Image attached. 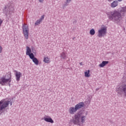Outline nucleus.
I'll list each match as a JSON object with an SVG mask.
<instances>
[{"instance_id": "nucleus-1", "label": "nucleus", "mask_w": 126, "mask_h": 126, "mask_svg": "<svg viewBox=\"0 0 126 126\" xmlns=\"http://www.w3.org/2000/svg\"><path fill=\"white\" fill-rule=\"evenodd\" d=\"M88 115V112L85 110H80L77 113L71 120V123L76 125L77 126H81L85 123L86 116Z\"/></svg>"}, {"instance_id": "nucleus-2", "label": "nucleus", "mask_w": 126, "mask_h": 126, "mask_svg": "<svg viewBox=\"0 0 126 126\" xmlns=\"http://www.w3.org/2000/svg\"><path fill=\"white\" fill-rule=\"evenodd\" d=\"M9 103L10 104V106H12V102H10V101H4L2 100L0 101V115H1V114L4 112L5 108L8 107Z\"/></svg>"}, {"instance_id": "nucleus-3", "label": "nucleus", "mask_w": 126, "mask_h": 126, "mask_svg": "<svg viewBox=\"0 0 126 126\" xmlns=\"http://www.w3.org/2000/svg\"><path fill=\"white\" fill-rule=\"evenodd\" d=\"M10 82H11V74H8L0 79V84L2 86H4L6 83H10Z\"/></svg>"}, {"instance_id": "nucleus-4", "label": "nucleus", "mask_w": 126, "mask_h": 126, "mask_svg": "<svg viewBox=\"0 0 126 126\" xmlns=\"http://www.w3.org/2000/svg\"><path fill=\"white\" fill-rule=\"evenodd\" d=\"M22 28L23 29V33L25 38L28 40L29 36V29L28 28V25L26 24H24L22 25Z\"/></svg>"}, {"instance_id": "nucleus-5", "label": "nucleus", "mask_w": 126, "mask_h": 126, "mask_svg": "<svg viewBox=\"0 0 126 126\" xmlns=\"http://www.w3.org/2000/svg\"><path fill=\"white\" fill-rule=\"evenodd\" d=\"M107 34V28H103L98 30L97 36L99 38H102V37H104Z\"/></svg>"}, {"instance_id": "nucleus-6", "label": "nucleus", "mask_w": 126, "mask_h": 126, "mask_svg": "<svg viewBox=\"0 0 126 126\" xmlns=\"http://www.w3.org/2000/svg\"><path fill=\"white\" fill-rule=\"evenodd\" d=\"M26 55L29 56L30 58L34 55L33 53H31V49H30L29 46H26Z\"/></svg>"}, {"instance_id": "nucleus-7", "label": "nucleus", "mask_w": 126, "mask_h": 126, "mask_svg": "<svg viewBox=\"0 0 126 126\" xmlns=\"http://www.w3.org/2000/svg\"><path fill=\"white\" fill-rule=\"evenodd\" d=\"M84 107V102H79V103L77 104L75 106V107L76 108L77 111H78V110L80 109H82Z\"/></svg>"}, {"instance_id": "nucleus-8", "label": "nucleus", "mask_w": 126, "mask_h": 126, "mask_svg": "<svg viewBox=\"0 0 126 126\" xmlns=\"http://www.w3.org/2000/svg\"><path fill=\"white\" fill-rule=\"evenodd\" d=\"M14 72L15 73V76H16V79L17 81H19L20 80V77L22 76V74H21V72H18L17 70H15Z\"/></svg>"}, {"instance_id": "nucleus-9", "label": "nucleus", "mask_w": 126, "mask_h": 126, "mask_svg": "<svg viewBox=\"0 0 126 126\" xmlns=\"http://www.w3.org/2000/svg\"><path fill=\"white\" fill-rule=\"evenodd\" d=\"M30 58L31 60H32V62L34 63V64H36V65H38L39 64V61L36 57H35L34 55L30 57Z\"/></svg>"}, {"instance_id": "nucleus-10", "label": "nucleus", "mask_w": 126, "mask_h": 126, "mask_svg": "<svg viewBox=\"0 0 126 126\" xmlns=\"http://www.w3.org/2000/svg\"><path fill=\"white\" fill-rule=\"evenodd\" d=\"M44 18H45V15H43L42 16H41V18L35 22V26H37V25H39V24H41L43 20H44Z\"/></svg>"}, {"instance_id": "nucleus-11", "label": "nucleus", "mask_w": 126, "mask_h": 126, "mask_svg": "<svg viewBox=\"0 0 126 126\" xmlns=\"http://www.w3.org/2000/svg\"><path fill=\"white\" fill-rule=\"evenodd\" d=\"M44 120L47 123H50L51 124H54V120L49 116H47L46 117H44Z\"/></svg>"}, {"instance_id": "nucleus-12", "label": "nucleus", "mask_w": 126, "mask_h": 126, "mask_svg": "<svg viewBox=\"0 0 126 126\" xmlns=\"http://www.w3.org/2000/svg\"><path fill=\"white\" fill-rule=\"evenodd\" d=\"M77 111V110L76 109L75 107H71L68 110L69 114H70L71 115H73V114H74V113H76Z\"/></svg>"}, {"instance_id": "nucleus-13", "label": "nucleus", "mask_w": 126, "mask_h": 126, "mask_svg": "<svg viewBox=\"0 0 126 126\" xmlns=\"http://www.w3.org/2000/svg\"><path fill=\"white\" fill-rule=\"evenodd\" d=\"M3 12L7 16V15L10 14V11H9V9L8 7L5 6L3 9Z\"/></svg>"}, {"instance_id": "nucleus-14", "label": "nucleus", "mask_w": 126, "mask_h": 126, "mask_svg": "<svg viewBox=\"0 0 126 126\" xmlns=\"http://www.w3.org/2000/svg\"><path fill=\"white\" fill-rule=\"evenodd\" d=\"M109 63V61H102V62L99 64V67H104L106 64H108Z\"/></svg>"}, {"instance_id": "nucleus-15", "label": "nucleus", "mask_w": 126, "mask_h": 126, "mask_svg": "<svg viewBox=\"0 0 126 126\" xmlns=\"http://www.w3.org/2000/svg\"><path fill=\"white\" fill-rule=\"evenodd\" d=\"M118 2H119L117 0H114L112 3H111V7H112V8H114L116 6H118Z\"/></svg>"}, {"instance_id": "nucleus-16", "label": "nucleus", "mask_w": 126, "mask_h": 126, "mask_svg": "<svg viewBox=\"0 0 126 126\" xmlns=\"http://www.w3.org/2000/svg\"><path fill=\"white\" fill-rule=\"evenodd\" d=\"M61 60H65L66 59V54L65 52H63L61 54Z\"/></svg>"}, {"instance_id": "nucleus-17", "label": "nucleus", "mask_w": 126, "mask_h": 126, "mask_svg": "<svg viewBox=\"0 0 126 126\" xmlns=\"http://www.w3.org/2000/svg\"><path fill=\"white\" fill-rule=\"evenodd\" d=\"M43 62L45 63H50V58H48V57H44Z\"/></svg>"}, {"instance_id": "nucleus-18", "label": "nucleus", "mask_w": 126, "mask_h": 126, "mask_svg": "<svg viewBox=\"0 0 126 126\" xmlns=\"http://www.w3.org/2000/svg\"><path fill=\"white\" fill-rule=\"evenodd\" d=\"M90 70H88V71L85 72V77H90Z\"/></svg>"}, {"instance_id": "nucleus-19", "label": "nucleus", "mask_w": 126, "mask_h": 126, "mask_svg": "<svg viewBox=\"0 0 126 126\" xmlns=\"http://www.w3.org/2000/svg\"><path fill=\"white\" fill-rule=\"evenodd\" d=\"M8 8L9 11H10V14H11V13L14 11V8L12 6H9Z\"/></svg>"}, {"instance_id": "nucleus-20", "label": "nucleus", "mask_w": 126, "mask_h": 126, "mask_svg": "<svg viewBox=\"0 0 126 126\" xmlns=\"http://www.w3.org/2000/svg\"><path fill=\"white\" fill-rule=\"evenodd\" d=\"M90 34L93 36V35H95V30L94 29H91L90 31Z\"/></svg>"}, {"instance_id": "nucleus-21", "label": "nucleus", "mask_w": 126, "mask_h": 126, "mask_svg": "<svg viewBox=\"0 0 126 126\" xmlns=\"http://www.w3.org/2000/svg\"><path fill=\"white\" fill-rule=\"evenodd\" d=\"M63 5H64V6H67V5H68V2L67 1L64 2Z\"/></svg>"}, {"instance_id": "nucleus-22", "label": "nucleus", "mask_w": 126, "mask_h": 126, "mask_svg": "<svg viewBox=\"0 0 126 126\" xmlns=\"http://www.w3.org/2000/svg\"><path fill=\"white\" fill-rule=\"evenodd\" d=\"M77 22V21H76V20H74L73 21V24H74V25H76Z\"/></svg>"}, {"instance_id": "nucleus-23", "label": "nucleus", "mask_w": 126, "mask_h": 126, "mask_svg": "<svg viewBox=\"0 0 126 126\" xmlns=\"http://www.w3.org/2000/svg\"><path fill=\"white\" fill-rule=\"evenodd\" d=\"M3 21L0 18V27L1 26V24H2Z\"/></svg>"}, {"instance_id": "nucleus-24", "label": "nucleus", "mask_w": 126, "mask_h": 126, "mask_svg": "<svg viewBox=\"0 0 126 126\" xmlns=\"http://www.w3.org/2000/svg\"><path fill=\"white\" fill-rule=\"evenodd\" d=\"M1 52H2V47L1 46H0V53H1Z\"/></svg>"}, {"instance_id": "nucleus-25", "label": "nucleus", "mask_w": 126, "mask_h": 126, "mask_svg": "<svg viewBox=\"0 0 126 126\" xmlns=\"http://www.w3.org/2000/svg\"><path fill=\"white\" fill-rule=\"evenodd\" d=\"M39 2H41L42 3V2H44V0H38Z\"/></svg>"}, {"instance_id": "nucleus-26", "label": "nucleus", "mask_w": 126, "mask_h": 126, "mask_svg": "<svg viewBox=\"0 0 126 126\" xmlns=\"http://www.w3.org/2000/svg\"><path fill=\"white\" fill-rule=\"evenodd\" d=\"M66 1H67V2H68V3H69V2H70V1H71V0H66Z\"/></svg>"}, {"instance_id": "nucleus-27", "label": "nucleus", "mask_w": 126, "mask_h": 126, "mask_svg": "<svg viewBox=\"0 0 126 126\" xmlns=\"http://www.w3.org/2000/svg\"><path fill=\"white\" fill-rule=\"evenodd\" d=\"M80 65H83V63H82V62H81L79 63Z\"/></svg>"}, {"instance_id": "nucleus-28", "label": "nucleus", "mask_w": 126, "mask_h": 126, "mask_svg": "<svg viewBox=\"0 0 126 126\" xmlns=\"http://www.w3.org/2000/svg\"><path fill=\"white\" fill-rule=\"evenodd\" d=\"M108 0V1H109L110 2H111V1H113V0Z\"/></svg>"}, {"instance_id": "nucleus-29", "label": "nucleus", "mask_w": 126, "mask_h": 126, "mask_svg": "<svg viewBox=\"0 0 126 126\" xmlns=\"http://www.w3.org/2000/svg\"><path fill=\"white\" fill-rule=\"evenodd\" d=\"M99 89H100L97 88V89H96L95 91H98V90H99Z\"/></svg>"}, {"instance_id": "nucleus-30", "label": "nucleus", "mask_w": 126, "mask_h": 126, "mask_svg": "<svg viewBox=\"0 0 126 126\" xmlns=\"http://www.w3.org/2000/svg\"><path fill=\"white\" fill-rule=\"evenodd\" d=\"M118 1H122L123 0H117Z\"/></svg>"}, {"instance_id": "nucleus-31", "label": "nucleus", "mask_w": 126, "mask_h": 126, "mask_svg": "<svg viewBox=\"0 0 126 126\" xmlns=\"http://www.w3.org/2000/svg\"><path fill=\"white\" fill-rule=\"evenodd\" d=\"M75 38V37L73 38V40H74Z\"/></svg>"}, {"instance_id": "nucleus-32", "label": "nucleus", "mask_w": 126, "mask_h": 126, "mask_svg": "<svg viewBox=\"0 0 126 126\" xmlns=\"http://www.w3.org/2000/svg\"><path fill=\"white\" fill-rule=\"evenodd\" d=\"M9 86H10V84H9Z\"/></svg>"}, {"instance_id": "nucleus-33", "label": "nucleus", "mask_w": 126, "mask_h": 126, "mask_svg": "<svg viewBox=\"0 0 126 126\" xmlns=\"http://www.w3.org/2000/svg\"><path fill=\"white\" fill-rule=\"evenodd\" d=\"M89 103H90V101H89Z\"/></svg>"}]
</instances>
